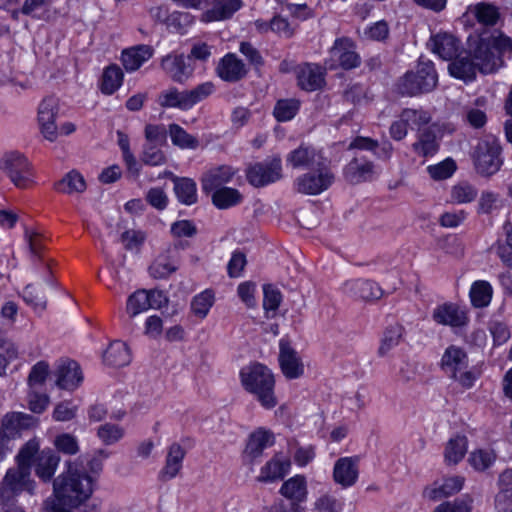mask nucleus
<instances>
[{
    "instance_id": "49530a36",
    "label": "nucleus",
    "mask_w": 512,
    "mask_h": 512,
    "mask_svg": "<svg viewBox=\"0 0 512 512\" xmlns=\"http://www.w3.org/2000/svg\"><path fill=\"white\" fill-rule=\"evenodd\" d=\"M492 287L487 281H476L470 289L471 302L475 307H486L492 298Z\"/></svg>"
},
{
    "instance_id": "9d476101",
    "label": "nucleus",
    "mask_w": 512,
    "mask_h": 512,
    "mask_svg": "<svg viewBox=\"0 0 512 512\" xmlns=\"http://www.w3.org/2000/svg\"><path fill=\"white\" fill-rule=\"evenodd\" d=\"M0 166L18 188H26L31 181L30 164L27 158L18 152L6 154Z\"/></svg>"
},
{
    "instance_id": "ddd939ff",
    "label": "nucleus",
    "mask_w": 512,
    "mask_h": 512,
    "mask_svg": "<svg viewBox=\"0 0 512 512\" xmlns=\"http://www.w3.org/2000/svg\"><path fill=\"white\" fill-rule=\"evenodd\" d=\"M58 100L47 97L42 100L38 108V122L44 138L53 142L57 139L58 128L55 120L58 114Z\"/></svg>"
},
{
    "instance_id": "f8f14e48",
    "label": "nucleus",
    "mask_w": 512,
    "mask_h": 512,
    "mask_svg": "<svg viewBox=\"0 0 512 512\" xmlns=\"http://www.w3.org/2000/svg\"><path fill=\"white\" fill-rule=\"evenodd\" d=\"M293 168L316 169L329 165V161L320 150L311 146L301 145L291 151L286 158Z\"/></svg>"
},
{
    "instance_id": "bb28decb",
    "label": "nucleus",
    "mask_w": 512,
    "mask_h": 512,
    "mask_svg": "<svg viewBox=\"0 0 512 512\" xmlns=\"http://www.w3.org/2000/svg\"><path fill=\"white\" fill-rule=\"evenodd\" d=\"M273 443V433L264 428H258L250 434L244 452L253 460L260 457L263 453V450L269 446H272Z\"/></svg>"
},
{
    "instance_id": "774afa93",
    "label": "nucleus",
    "mask_w": 512,
    "mask_h": 512,
    "mask_svg": "<svg viewBox=\"0 0 512 512\" xmlns=\"http://www.w3.org/2000/svg\"><path fill=\"white\" fill-rule=\"evenodd\" d=\"M145 240V234L139 230H126L121 234V242L127 250H139Z\"/></svg>"
},
{
    "instance_id": "0eeeda50",
    "label": "nucleus",
    "mask_w": 512,
    "mask_h": 512,
    "mask_svg": "<svg viewBox=\"0 0 512 512\" xmlns=\"http://www.w3.org/2000/svg\"><path fill=\"white\" fill-rule=\"evenodd\" d=\"M473 159L478 173L484 176L495 174L503 164L499 140L493 135H486L480 139L475 147Z\"/></svg>"
},
{
    "instance_id": "e2e57ef3",
    "label": "nucleus",
    "mask_w": 512,
    "mask_h": 512,
    "mask_svg": "<svg viewBox=\"0 0 512 512\" xmlns=\"http://www.w3.org/2000/svg\"><path fill=\"white\" fill-rule=\"evenodd\" d=\"M403 120L409 122V125L420 128L431 121V116L427 111L416 109H404L402 111Z\"/></svg>"
},
{
    "instance_id": "a18cd8bd",
    "label": "nucleus",
    "mask_w": 512,
    "mask_h": 512,
    "mask_svg": "<svg viewBox=\"0 0 512 512\" xmlns=\"http://www.w3.org/2000/svg\"><path fill=\"white\" fill-rule=\"evenodd\" d=\"M122 80L123 73L118 66L107 67L102 76L101 91L107 95L113 94L121 86Z\"/></svg>"
},
{
    "instance_id": "aec40b11",
    "label": "nucleus",
    "mask_w": 512,
    "mask_h": 512,
    "mask_svg": "<svg viewBox=\"0 0 512 512\" xmlns=\"http://www.w3.org/2000/svg\"><path fill=\"white\" fill-rule=\"evenodd\" d=\"M358 458L342 457L334 465L333 479L344 488L355 484L358 479Z\"/></svg>"
},
{
    "instance_id": "c03bdc74",
    "label": "nucleus",
    "mask_w": 512,
    "mask_h": 512,
    "mask_svg": "<svg viewBox=\"0 0 512 512\" xmlns=\"http://www.w3.org/2000/svg\"><path fill=\"white\" fill-rule=\"evenodd\" d=\"M118 145L122 151L123 161L127 167L128 172L134 176H138L140 173V165L136 160L135 156L130 150L129 137L124 132L117 131Z\"/></svg>"
},
{
    "instance_id": "4d7b16f0",
    "label": "nucleus",
    "mask_w": 512,
    "mask_h": 512,
    "mask_svg": "<svg viewBox=\"0 0 512 512\" xmlns=\"http://www.w3.org/2000/svg\"><path fill=\"white\" fill-rule=\"evenodd\" d=\"M215 91V85L212 82H204L191 90H187V96L190 109L197 103L205 100Z\"/></svg>"
},
{
    "instance_id": "c756f323",
    "label": "nucleus",
    "mask_w": 512,
    "mask_h": 512,
    "mask_svg": "<svg viewBox=\"0 0 512 512\" xmlns=\"http://www.w3.org/2000/svg\"><path fill=\"white\" fill-rule=\"evenodd\" d=\"M290 469V461L279 456L273 457L262 468L258 476L260 482H272L282 479Z\"/></svg>"
},
{
    "instance_id": "0e129e2a",
    "label": "nucleus",
    "mask_w": 512,
    "mask_h": 512,
    "mask_svg": "<svg viewBox=\"0 0 512 512\" xmlns=\"http://www.w3.org/2000/svg\"><path fill=\"white\" fill-rule=\"evenodd\" d=\"M54 445L59 452L68 455H74L79 451L77 439L67 433L58 435L54 440Z\"/></svg>"
},
{
    "instance_id": "13d9d810",
    "label": "nucleus",
    "mask_w": 512,
    "mask_h": 512,
    "mask_svg": "<svg viewBox=\"0 0 512 512\" xmlns=\"http://www.w3.org/2000/svg\"><path fill=\"white\" fill-rule=\"evenodd\" d=\"M456 170V164L452 159H446L436 165H430L427 171L434 180H444L452 176Z\"/></svg>"
},
{
    "instance_id": "79ce46f5",
    "label": "nucleus",
    "mask_w": 512,
    "mask_h": 512,
    "mask_svg": "<svg viewBox=\"0 0 512 512\" xmlns=\"http://www.w3.org/2000/svg\"><path fill=\"white\" fill-rule=\"evenodd\" d=\"M49 293L46 288H37L32 284H28L23 289L22 297L26 304L32 306L35 310L44 311L47 308V295Z\"/></svg>"
},
{
    "instance_id": "4468645a",
    "label": "nucleus",
    "mask_w": 512,
    "mask_h": 512,
    "mask_svg": "<svg viewBox=\"0 0 512 512\" xmlns=\"http://www.w3.org/2000/svg\"><path fill=\"white\" fill-rule=\"evenodd\" d=\"M279 350V363L285 377L288 379L301 377L304 373V365L297 351L285 339L280 340Z\"/></svg>"
},
{
    "instance_id": "c85d7f7f",
    "label": "nucleus",
    "mask_w": 512,
    "mask_h": 512,
    "mask_svg": "<svg viewBox=\"0 0 512 512\" xmlns=\"http://www.w3.org/2000/svg\"><path fill=\"white\" fill-rule=\"evenodd\" d=\"M280 493L291 503L306 501L308 495L306 478L303 475L291 477L282 484Z\"/></svg>"
},
{
    "instance_id": "dca6fc26",
    "label": "nucleus",
    "mask_w": 512,
    "mask_h": 512,
    "mask_svg": "<svg viewBox=\"0 0 512 512\" xmlns=\"http://www.w3.org/2000/svg\"><path fill=\"white\" fill-rule=\"evenodd\" d=\"M161 67L174 82L180 84L185 83L193 74V68L183 54L166 55L161 60Z\"/></svg>"
},
{
    "instance_id": "f3484780",
    "label": "nucleus",
    "mask_w": 512,
    "mask_h": 512,
    "mask_svg": "<svg viewBox=\"0 0 512 512\" xmlns=\"http://www.w3.org/2000/svg\"><path fill=\"white\" fill-rule=\"evenodd\" d=\"M83 381L80 365L74 360H63L57 369L56 384L64 390H75Z\"/></svg>"
},
{
    "instance_id": "6e6552de",
    "label": "nucleus",
    "mask_w": 512,
    "mask_h": 512,
    "mask_svg": "<svg viewBox=\"0 0 512 512\" xmlns=\"http://www.w3.org/2000/svg\"><path fill=\"white\" fill-rule=\"evenodd\" d=\"M356 48V43L351 38H337L329 50V57L324 61L325 68L329 70L338 68L351 70L359 67L361 57Z\"/></svg>"
},
{
    "instance_id": "7c9ffc66",
    "label": "nucleus",
    "mask_w": 512,
    "mask_h": 512,
    "mask_svg": "<svg viewBox=\"0 0 512 512\" xmlns=\"http://www.w3.org/2000/svg\"><path fill=\"white\" fill-rule=\"evenodd\" d=\"M153 55V49L148 45H140L123 51L121 60L127 71L137 70Z\"/></svg>"
},
{
    "instance_id": "f03ea898",
    "label": "nucleus",
    "mask_w": 512,
    "mask_h": 512,
    "mask_svg": "<svg viewBox=\"0 0 512 512\" xmlns=\"http://www.w3.org/2000/svg\"><path fill=\"white\" fill-rule=\"evenodd\" d=\"M503 65V60L493 53L489 43L483 38L476 37L469 43V54L456 55L451 60L448 69L450 74L464 82H471L476 78L477 71L483 74L496 72Z\"/></svg>"
},
{
    "instance_id": "2f4dec72",
    "label": "nucleus",
    "mask_w": 512,
    "mask_h": 512,
    "mask_svg": "<svg viewBox=\"0 0 512 512\" xmlns=\"http://www.w3.org/2000/svg\"><path fill=\"white\" fill-rule=\"evenodd\" d=\"M104 362L110 366L123 367L131 361V354L126 343L112 342L103 354Z\"/></svg>"
},
{
    "instance_id": "09e8293b",
    "label": "nucleus",
    "mask_w": 512,
    "mask_h": 512,
    "mask_svg": "<svg viewBox=\"0 0 512 512\" xmlns=\"http://www.w3.org/2000/svg\"><path fill=\"white\" fill-rule=\"evenodd\" d=\"M451 201L457 204L472 202L477 196L476 188L468 182H459L451 189Z\"/></svg>"
},
{
    "instance_id": "39448f33",
    "label": "nucleus",
    "mask_w": 512,
    "mask_h": 512,
    "mask_svg": "<svg viewBox=\"0 0 512 512\" xmlns=\"http://www.w3.org/2000/svg\"><path fill=\"white\" fill-rule=\"evenodd\" d=\"M468 367L469 359L464 349L451 345L445 350L441 359L442 370L465 389L471 388L476 380V374Z\"/></svg>"
},
{
    "instance_id": "a19ab883",
    "label": "nucleus",
    "mask_w": 512,
    "mask_h": 512,
    "mask_svg": "<svg viewBox=\"0 0 512 512\" xmlns=\"http://www.w3.org/2000/svg\"><path fill=\"white\" fill-rule=\"evenodd\" d=\"M404 334L405 328L401 324L396 323L388 326L378 350L379 355L384 356L388 351L396 347L403 339Z\"/></svg>"
},
{
    "instance_id": "72a5a7b5",
    "label": "nucleus",
    "mask_w": 512,
    "mask_h": 512,
    "mask_svg": "<svg viewBox=\"0 0 512 512\" xmlns=\"http://www.w3.org/2000/svg\"><path fill=\"white\" fill-rule=\"evenodd\" d=\"M35 419L31 415L24 413H8L1 421V428L7 433L8 437H13L19 430L29 428L34 425Z\"/></svg>"
},
{
    "instance_id": "37998d69",
    "label": "nucleus",
    "mask_w": 512,
    "mask_h": 512,
    "mask_svg": "<svg viewBox=\"0 0 512 512\" xmlns=\"http://www.w3.org/2000/svg\"><path fill=\"white\" fill-rule=\"evenodd\" d=\"M169 135L172 143L182 149H196L199 146V141L196 137L187 133L180 125L170 124Z\"/></svg>"
},
{
    "instance_id": "393cba45",
    "label": "nucleus",
    "mask_w": 512,
    "mask_h": 512,
    "mask_svg": "<svg viewBox=\"0 0 512 512\" xmlns=\"http://www.w3.org/2000/svg\"><path fill=\"white\" fill-rule=\"evenodd\" d=\"M298 85L306 91H315L324 84V73L320 66L304 64L297 70Z\"/></svg>"
},
{
    "instance_id": "b1692460",
    "label": "nucleus",
    "mask_w": 512,
    "mask_h": 512,
    "mask_svg": "<svg viewBox=\"0 0 512 512\" xmlns=\"http://www.w3.org/2000/svg\"><path fill=\"white\" fill-rule=\"evenodd\" d=\"M430 46L434 53L444 60H452L458 53L460 42L453 35L438 33L431 37Z\"/></svg>"
},
{
    "instance_id": "ea45409f",
    "label": "nucleus",
    "mask_w": 512,
    "mask_h": 512,
    "mask_svg": "<svg viewBox=\"0 0 512 512\" xmlns=\"http://www.w3.org/2000/svg\"><path fill=\"white\" fill-rule=\"evenodd\" d=\"M56 189L66 194L82 193L86 189V183L79 172L72 170L56 184Z\"/></svg>"
},
{
    "instance_id": "f257e3e1",
    "label": "nucleus",
    "mask_w": 512,
    "mask_h": 512,
    "mask_svg": "<svg viewBox=\"0 0 512 512\" xmlns=\"http://www.w3.org/2000/svg\"><path fill=\"white\" fill-rule=\"evenodd\" d=\"M103 469L102 459L79 457L67 463V470L53 481L54 493L65 504L76 508L90 498L93 484Z\"/></svg>"
},
{
    "instance_id": "4be33fe9",
    "label": "nucleus",
    "mask_w": 512,
    "mask_h": 512,
    "mask_svg": "<svg viewBox=\"0 0 512 512\" xmlns=\"http://www.w3.org/2000/svg\"><path fill=\"white\" fill-rule=\"evenodd\" d=\"M216 72L222 80L227 82L239 81L246 74L243 62L232 53L225 55L220 60Z\"/></svg>"
},
{
    "instance_id": "412c9836",
    "label": "nucleus",
    "mask_w": 512,
    "mask_h": 512,
    "mask_svg": "<svg viewBox=\"0 0 512 512\" xmlns=\"http://www.w3.org/2000/svg\"><path fill=\"white\" fill-rule=\"evenodd\" d=\"M343 289L346 294L364 301L377 300L383 294L374 281L367 279L349 280L344 283Z\"/></svg>"
},
{
    "instance_id": "69168bd1",
    "label": "nucleus",
    "mask_w": 512,
    "mask_h": 512,
    "mask_svg": "<svg viewBox=\"0 0 512 512\" xmlns=\"http://www.w3.org/2000/svg\"><path fill=\"white\" fill-rule=\"evenodd\" d=\"M263 292V308L266 311H276L282 301L281 292L270 284L264 285Z\"/></svg>"
},
{
    "instance_id": "3c124183",
    "label": "nucleus",
    "mask_w": 512,
    "mask_h": 512,
    "mask_svg": "<svg viewBox=\"0 0 512 512\" xmlns=\"http://www.w3.org/2000/svg\"><path fill=\"white\" fill-rule=\"evenodd\" d=\"M178 265L164 256L158 257L149 267L150 275L155 279H164L174 273Z\"/></svg>"
},
{
    "instance_id": "680f3d73",
    "label": "nucleus",
    "mask_w": 512,
    "mask_h": 512,
    "mask_svg": "<svg viewBox=\"0 0 512 512\" xmlns=\"http://www.w3.org/2000/svg\"><path fill=\"white\" fill-rule=\"evenodd\" d=\"M144 135L146 143L161 146L166 143L167 129L164 125L147 124L145 126Z\"/></svg>"
},
{
    "instance_id": "1a4fd4ad",
    "label": "nucleus",
    "mask_w": 512,
    "mask_h": 512,
    "mask_svg": "<svg viewBox=\"0 0 512 512\" xmlns=\"http://www.w3.org/2000/svg\"><path fill=\"white\" fill-rule=\"evenodd\" d=\"M334 179V174L327 165L298 176L294 181V187L298 193L304 195H319L332 185Z\"/></svg>"
},
{
    "instance_id": "c9c22d12",
    "label": "nucleus",
    "mask_w": 512,
    "mask_h": 512,
    "mask_svg": "<svg viewBox=\"0 0 512 512\" xmlns=\"http://www.w3.org/2000/svg\"><path fill=\"white\" fill-rule=\"evenodd\" d=\"M172 176L174 182V192L178 200L185 205H192L197 202V188L196 183L190 178H180Z\"/></svg>"
},
{
    "instance_id": "4c0bfd02",
    "label": "nucleus",
    "mask_w": 512,
    "mask_h": 512,
    "mask_svg": "<svg viewBox=\"0 0 512 512\" xmlns=\"http://www.w3.org/2000/svg\"><path fill=\"white\" fill-rule=\"evenodd\" d=\"M212 192V202L219 209H227L242 201V195L234 188L221 187Z\"/></svg>"
},
{
    "instance_id": "8fccbe9b",
    "label": "nucleus",
    "mask_w": 512,
    "mask_h": 512,
    "mask_svg": "<svg viewBox=\"0 0 512 512\" xmlns=\"http://www.w3.org/2000/svg\"><path fill=\"white\" fill-rule=\"evenodd\" d=\"M472 13L479 23L486 26L495 25L499 18L498 9L488 3H478L474 6Z\"/></svg>"
},
{
    "instance_id": "bf43d9fd",
    "label": "nucleus",
    "mask_w": 512,
    "mask_h": 512,
    "mask_svg": "<svg viewBox=\"0 0 512 512\" xmlns=\"http://www.w3.org/2000/svg\"><path fill=\"white\" fill-rule=\"evenodd\" d=\"M342 508L343 503L328 493L319 496L314 502V509L317 512H340Z\"/></svg>"
},
{
    "instance_id": "5fc2aeb1",
    "label": "nucleus",
    "mask_w": 512,
    "mask_h": 512,
    "mask_svg": "<svg viewBox=\"0 0 512 512\" xmlns=\"http://www.w3.org/2000/svg\"><path fill=\"white\" fill-rule=\"evenodd\" d=\"M97 436L105 445H112L124 436V429L112 423H105L98 427Z\"/></svg>"
},
{
    "instance_id": "a878e982",
    "label": "nucleus",
    "mask_w": 512,
    "mask_h": 512,
    "mask_svg": "<svg viewBox=\"0 0 512 512\" xmlns=\"http://www.w3.org/2000/svg\"><path fill=\"white\" fill-rule=\"evenodd\" d=\"M236 170L231 166L221 165L210 169L202 177V189L206 193H210L215 189L221 188L224 184L231 181Z\"/></svg>"
},
{
    "instance_id": "423d86ee",
    "label": "nucleus",
    "mask_w": 512,
    "mask_h": 512,
    "mask_svg": "<svg viewBox=\"0 0 512 512\" xmlns=\"http://www.w3.org/2000/svg\"><path fill=\"white\" fill-rule=\"evenodd\" d=\"M437 74L432 62H421L416 72H407L398 82L402 95L415 96L432 91L437 85Z\"/></svg>"
},
{
    "instance_id": "603ef678",
    "label": "nucleus",
    "mask_w": 512,
    "mask_h": 512,
    "mask_svg": "<svg viewBox=\"0 0 512 512\" xmlns=\"http://www.w3.org/2000/svg\"><path fill=\"white\" fill-rule=\"evenodd\" d=\"M213 303V292L211 290H205L193 298L191 302V310L199 318H204L208 314Z\"/></svg>"
},
{
    "instance_id": "a211bd4d",
    "label": "nucleus",
    "mask_w": 512,
    "mask_h": 512,
    "mask_svg": "<svg viewBox=\"0 0 512 512\" xmlns=\"http://www.w3.org/2000/svg\"><path fill=\"white\" fill-rule=\"evenodd\" d=\"M185 455L186 451L179 443H172L167 449L165 464L158 475L159 480L166 482L174 479L182 469Z\"/></svg>"
},
{
    "instance_id": "cd10ccee",
    "label": "nucleus",
    "mask_w": 512,
    "mask_h": 512,
    "mask_svg": "<svg viewBox=\"0 0 512 512\" xmlns=\"http://www.w3.org/2000/svg\"><path fill=\"white\" fill-rule=\"evenodd\" d=\"M464 477L452 476L445 478L443 483H434V487L426 488L424 490V496L431 500H439L444 497H449L455 493H458L464 484Z\"/></svg>"
},
{
    "instance_id": "473e14b6",
    "label": "nucleus",
    "mask_w": 512,
    "mask_h": 512,
    "mask_svg": "<svg viewBox=\"0 0 512 512\" xmlns=\"http://www.w3.org/2000/svg\"><path fill=\"white\" fill-rule=\"evenodd\" d=\"M157 102L163 108H178L183 111L190 109L187 90L179 91L175 87L162 91Z\"/></svg>"
},
{
    "instance_id": "7ed1b4c3",
    "label": "nucleus",
    "mask_w": 512,
    "mask_h": 512,
    "mask_svg": "<svg viewBox=\"0 0 512 512\" xmlns=\"http://www.w3.org/2000/svg\"><path fill=\"white\" fill-rule=\"evenodd\" d=\"M38 449L39 443L35 439L29 440L21 447L16 456L17 465L7 470L3 482L0 483L2 501H8L23 491L34 493L35 481L31 478V467Z\"/></svg>"
},
{
    "instance_id": "de8ad7c7",
    "label": "nucleus",
    "mask_w": 512,
    "mask_h": 512,
    "mask_svg": "<svg viewBox=\"0 0 512 512\" xmlns=\"http://www.w3.org/2000/svg\"><path fill=\"white\" fill-rule=\"evenodd\" d=\"M150 306L147 291L138 290L128 297L126 311L131 317H134L149 309Z\"/></svg>"
},
{
    "instance_id": "6e6d98bb",
    "label": "nucleus",
    "mask_w": 512,
    "mask_h": 512,
    "mask_svg": "<svg viewBox=\"0 0 512 512\" xmlns=\"http://www.w3.org/2000/svg\"><path fill=\"white\" fill-rule=\"evenodd\" d=\"M141 161L145 165L159 166L166 163V156L164 152L158 148V145L145 143L141 154Z\"/></svg>"
},
{
    "instance_id": "864d4df0",
    "label": "nucleus",
    "mask_w": 512,
    "mask_h": 512,
    "mask_svg": "<svg viewBox=\"0 0 512 512\" xmlns=\"http://www.w3.org/2000/svg\"><path fill=\"white\" fill-rule=\"evenodd\" d=\"M299 110V101L295 99L279 100L273 114L278 121L284 122L291 120Z\"/></svg>"
},
{
    "instance_id": "9b49d317",
    "label": "nucleus",
    "mask_w": 512,
    "mask_h": 512,
    "mask_svg": "<svg viewBox=\"0 0 512 512\" xmlns=\"http://www.w3.org/2000/svg\"><path fill=\"white\" fill-rule=\"evenodd\" d=\"M282 177V165L280 158L257 163L247 171L249 183L255 187H262L279 180Z\"/></svg>"
},
{
    "instance_id": "f704fd0d",
    "label": "nucleus",
    "mask_w": 512,
    "mask_h": 512,
    "mask_svg": "<svg viewBox=\"0 0 512 512\" xmlns=\"http://www.w3.org/2000/svg\"><path fill=\"white\" fill-rule=\"evenodd\" d=\"M374 165L370 161H360L355 157L346 167L345 176L353 184L371 179Z\"/></svg>"
},
{
    "instance_id": "e433bc0d",
    "label": "nucleus",
    "mask_w": 512,
    "mask_h": 512,
    "mask_svg": "<svg viewBox=\"0 0 512 512\" xmlns=\"http://www.w3.org/2000/svg\"><path fill=\"white\" fill-rule=\"evenodd\" d=\"M413 150L420 156L427 157L438 150L435 126L426 127L419 134V139L413 144Z\"/></svg>"
},
{
    "instance_id": "20e7f679",
    "label": "nucleus",
    "mask_w": 512,
    "mask_h": 512,
    "mask_svg": "<svg viewBox=\"0 0 512 512\" xmlns=\"http://www.w3.org/2000/svg\"><path fill=\"white\" fill-rule=\"evenodd\" d=\"M240 376L244 388L253 394L264 408L271 409L276 406L275 380L266 366L259 363L253 364L242 369Z\"/></svg>"
},
{
    "instance_id": "5701e85b",
    "label": "nucleus",
    "mask_w": 512,
    "mask_h": 512,
    "mask_svg": "<svg viewBox=\"0 0 512 512\" xmlns=\"http://www.w3.org/2000/svg\"><path fill=\"white\" fill-rule=\"evenodd\" d=\"M241 5V0H213L210 8L202 14V20L212 22L228 19L240 9Z\"/></svg>"
},
{
    "instance_id": "2eb2a0df",
    "label": "nucleus",
    "mask_w": 512,
    "mask_h": 512,
    "mask_svg": "<svg viewBox=\"0 0 512 512\" xmlns=\"http://www.w3.org/2000/svg\"><path fill=\"white\" fill-rule=\"evenodd\" d=\"M432 319L437 324L450 327H463L469 320L466 311L452 302H446L434 308Z\"/></svg>"
},
{
    "instance_id": "338daca9",
    "label": "nucleus",
    "mask_w": 512,
    "mask_h": 512,
    "mask_svg": "<svg viewBox=\"0 0 512 512\" xmlns=\"http://www.w3.org/2000/svg\"><path fill=\"white\" fill-rule=\"evenodd\" d=\"M170 232L174 238H191L197 234V227L192 221L179 220L172 223Z\"/></svg>"
},
{
    "instance_id": "58836bf2",
    "label": "nucleus",
    "mask_w": 512,
    "mask_h": 512,
    "mask_svg": "<svg viewBox=\"0 0 512 512\" xmlns=\"http://www.w3.org/2000/svg\"><path fill=\"white\" fill-rule=\"evenodd\" d=\"M467 438L465 436L457 435L451 438L445 448L444 457L448 464H457L460 462L467 451Z\"/></svg>"
},
{
    "instance_id": "6ab92c4d",
    "label": "nucleus",
    "mask_w": 512,
    "mask_h": 512,
    "mask_svg": "<svg viewBox=\"0 0 512 512\" xmlns=\"http://www.w3.org/2000/svg\"><path fill=\"white\" fill-rule=\"evenodd\" d=\"M33 462L35 463V474L43 482H50L60 462V456L52 449H44L36 453Z\"/></svg>"
},
{
    "instance_id": "052dcab7",
    "label": "nucleus",
    "mask_w": 512,
    "mask_h": 512,
    "mask_svg": "<svg viewBox=\"0 0 512 512\" xmlns=\"http://www.w3.org/2000/svg\"><path fill=\"white\" fill-rule=\"evenodd\" d=\"M495 460V455L490 450L479 449L470 454L469 463L479 471H483L491 466Z\"/></svg>"
}]
</instances>
